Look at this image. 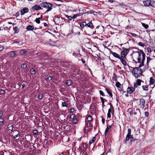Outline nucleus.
I'll list each match as a JSON object with an SVG mask.
<instances>
[{
    "label": "nucleus",
    "instance_id": "obj_30",
    "mask_svg": "<svg viewBox=\"0 0 155 155\" xmlns=\"http://www.w3.org/2000/svg\"><path fill=\"white\" fill-rule=\"evenodd\" d=\"M72 81L71 80H68L67 81L66 84L68 86H70L71 84Z\"/></svg>",
    "mask_w": 155,
    "mask_h": 155
},
{
    "label": "nucleus",
    "instance_id": "obj_24",
    "mask_svg": "<svg viewBox=\"0 0 155 155\" xmlns=\"http://www.w3.org/2000/svg\"><path fill=\"white\" fill-rule=\"evenodd\" d=\"M127 112L129 113L130 115H131L133 114V110L131 108L128 109L127 110Z\"/></svg>",
    "mask_w": 155,
    "mask_h": 155
},
{
    "label": "nucleus",
    "instance_id": "obj_43",
    "mask_svg": "<svg viewBox=\"0 0 155 155\" xmlns=\"http://www.w3.org/2000/svg\"><path fill=\"white\" fill-rule=\"evenodd\" d=\"M65 17L70 20H71L72 19V17L71 16H68V15H65Z\"/></svg>",
    "mask_w": 155,
    "mask_h": 155
},
{
    "label": "nucleus",
    "instance_id": "obj_51",
    "mask_svg": "<svg viewBox=\"0 0 155 155\" xmlns=\"http://www.w3.org/2000/svg\"><path fill=\"white\" fill-rule=\"evenodd\" d=\"M75 110V109L74 108H71L70 110V112L71 113H73Z\"/></svg>",
    "mask_w": 155,
    "mask_h": 155
},
{
    "label": "nucleus",
    "instance_id": "obj_12",
    "mask_svg": "<svg viewBox=\"0 0 155 155\" xmlns=\"http://www.w3.org/2000/svg\"><path fill=\"white\" fill-rule=\"evenodd\" d=\"M150 0H147L143 1V3L144 4V6L145 7H148L150 6Z\"/></svg>",
    "mask_w": 155,
    "mask_h": 155
},
{
    "label": "nucleus",
    "instance_id": "obj_61",
    "mask_svg": "<svg viewBox=\"0 0 155 155\" xmlns=\"http://www.w3.org/2000/svg\"><path fill=\"white\" fill-rule=\"evenodd\" d=\"M77 17V14H74L73 17H72V18H76Z\"/></svg>",
    "mask_w": 155,
    "mask_h": 155
},
{
    "label": "nucleus",
    "instance_id": "obj_2",
    "mask_svg": "<svg viewBox=\"0 0 155 155\" xmlns=\"http://www.w3.org/2000/svg\"><path fill=\"white\" fill-rule=\"evenodd\" d=\"M141 67L139 66L138 67L134 68L132 72L133 75L136 78H139L143 73L142 70L140 68Z\"/></svg>",
    "mask_w": 155,
    "mask_h": 155
},
{
    "label": "nucleus",
    "instance_id": "obj_6",
    "mask_svg": "<svg viewBox=\"0 0 155 155\" xmlns=\"http://www.w3.org/2000/svg\"><path fill=\"white\" fill-rule=\"evenodd\" d=\"M145 100L143 98H141L140 99V103L139 106L140 108L141 109H144L145 107Z\"/></svg>",
    "mask_w": 155,
    "mask_h": 155
},
{
    "label": "nucleus",
    "instance_id": "obj_64",
    "mask_svg": "<svg viewBox=\"0 0 155 155\" xmlns=\"http://www.w3.org/2000/svg\"><path fill=\"white\" fill-rule=\"evenodd\" d=\"M81 60L83 63H85V61L84 59H81Z\"/></svg>",
    "mask_w": 155,
    "mask_h": 155
},
{
    "label": "nucleus",
    "instance_id": "obj_48",
    "mask_svg": "<svg viewBox=\"0 0 155 155\" xmlns=\"http://www.w3.org/2000/svg\"><path fill=\"white\" fill-rule=\"evenodd\" d=\"M99 92L100 94L102 95V96H105V95L104 94V93L101 90H100L99 91Z\"/></svg>",
    "mask_w": 155,
    "mask_h": 155
},
{
    "label": "nucleus",
    "instance_id": "obj_63",
    "mask_svg": "<svg viewBox=\"0 0 155 155\" xmlns=\"http://www.w3.org/2000/svg\"><path fill=\"white\" fill-rule=\"evenodd\" d=\"M102 121L103 124H104L105 123V119L104 118H102Z\"/></svg>",
    "mask_w": 155,
    "mask_h": 155
},
{
    "label": "nucleus",
    "instance_id": "obj_29",
    "mask_svg": "<svg viewBox=\"0 0 155 155\" xmlns=\"http://www.w3.org/2000/svg\"><path fill=\"white\" fill-rule=\"evenodd\" d=\"M111 127V126L110 125L107 126L105 131V134H107V133L108 132L109 129H110Z\"/></svg>",
    "mask_w": 155,
    "mask_h": 155
},
{
    "label": "nucleus",
    "instance_id": "obj_37",
    "mask_svg": "<svg viewBox=\"0 0 155 155\" xmlns=\"http://www.w3.org/2000/svg\"><path fill=\"white\" fill-rule=\"evenodd\" d=\"M152 60V59L149 57H147V64L148 65L149 64V63L150 62V61Z\"/></svg>",
    "mask_w": 155,
    "mask_h": 155
},
{
    "label": "nucleus",
    "instance_id": "obj_33",
    "mask_svg": "<svg viewBox=\"0 0 155 155\" xmlns=\"http://www.w3.org/2000/svg\"><path fill=\"white\" fill-rule=\"evenodd\" d=\"M42 18V16H41V18H36L35 19V22L38 24H39L40 22V19H41Z\"/></svg>",
    "mask_w": 155,
    "mask_h": 155
},
{
    "label": "nucleus",
    "instance_id": "obj_56",
    "mask_svg": "<svg viewBox=\"0 0 155 155\" xmlns=\"http://www.w3.org/2000/svg\"><path fill=\"white\" fill-rule=\"evenodd\" d=\"M4 49V47L0 45V51H2Z\"/></svg>",
    "mask_w": 155,
    "mask_h": 155
},
{
    "label": "nucleus",
    "instance_id": "obj_9",
    "mask_svg": "<svg viewBox=\"0 0 155 155\" xmlns=\"http://www.w3.org/2000/svg\"><path fill=\"white\" fill-rule=\"evenodd\" d=\"M28 11L29 10L28 8L25 7L23 9L21 10V15H23L25 13L28 12Z\"/></svg>",
    "mask_w": 155,
    "mask_h": 155
},
{
    "label": "nucleus",
    "instance_id": "obj_38",
    "mask_svg": "<svg viewBox=\"0 0 155 155\" xmlns=\"http://www.w3.org/2000/svg\"><path fill=\"white\" fill-rule=\"evenodd\" d=\"M15 33H18L19 31L18 28L17 27H15L13 28Z\"/></svg>",
    "mask_w": 155,
    "mask_h": 155
},
{
    "label": "nucleus",
    "instance_id": "obj_10",
    "mask_svg": "<svg viewBox=\"0 0 155 155\" xmlns=\"http://www.w3.org/2000/svg\"><path fill=\"white\" fill-rule=\"evenodd\" d=\"M110 53L111 54H112V55L115 57L118 58V59L120 58V56L119 54H117L116 53L113 52L112 51H111L110 52Z\"/></svg>",
    "mask_w": 155,
    "mask_h": 155
},
{
    "label": "nucleus",
    "instance_id": "obj_25",
    "mask_svg": "<svg viewBox=\"0 0 155 155\" xmlns=\"http://www.w3.org/2000/svg\"><path fill=\"white\" fill-rule=\"evenodd\" d=\"M130 136L131 135H127L126 139H125V143H126L127 141L129 140L130 139Z\"/></svg>",
    "mask_w": 155,
    "mask_h": 155
},
{
    "label": "nucleus",
    "instance_id": "obj_22",
    "mask_svg": "<svg viewBox=\"0 0 155 155\" xmlns=\"http://www.w3.org/2000/svg\"><path fill=\"white\" fill-rule=\"evenodd\" d=\"M96 137H93L92 138V139L91 140L89 141L90 144H91L95 141Z\"/></svg>",
    "mask_w": 155,
    "mask_h": 155
},
{
    "label": "nucleus",
    "instance_id": "obj_55",
    "mask_svg": "<svg viewBox=\"0 0 155 155\" xmlns=\"http://www.w3.org/2000/svg\"><path fill=\"white\" fill-rule=\"evenodd\" d=\"M19 136H20V134H19V133H18L15 136H14V138H17V137H19Z\"/></svg>",
    "mask_w": 155,
    "mask_h": 155
},
{
    "label": "nucleus",
    "instance_id": "obj_46",
    "mask_svg": "<svg viewBox=\"0 0 155 155\" xmlns=\"http://www.w3.org/2000/svg\"><path fill=\"white\" fill-rule=\"evenodd\" d=\"M131 130L130 128L128 129V133L127 135H131Z\"/></svg>",
    "mask_w": 155,
    "mask_h": 155
},
{
    "label": "nucleus",
    "instance_id": "obj_58",
    "mask_svg": "<svg viewBox=\"0 0 155 155\" xmlns=\"http://www.w3.org/2000/svg\"><path fill=\"white\" fill-rule=\"evenodd\" d=\"M145 115L147 117L149 115V113L147 111L145 112Z\"/></svg>",
    "mask_w": 155,
    "mask_h": 155
},
{
    "label": "nucleus",
    "instance_id": "obj_59",
    "mask_svg": "<svg viewBox=\"0 0 155 155\" xmlns=\"http://www.w3.org/2000/svg\"><path fill=\"white\" fill-rule=\"evenodd\" d=\"M130 141H132L133 140H135L134 139L133 137L132 136H131V137L130 136Z\"/></svg>",
    "mask_w": 155,
    "mask_h": 155
},
{
    "label": "nucleus",
    "instance_id": "obj_47",
    "mask_svg": "<svg viewBox=\"0 0 155 155\" xmlns=\"http://www.w3.org/2000/svg\"><path fill=\"white\" fill-rule=\"evenodd\" d=\"M138 45L143 47H144V44L141 42L138 43Z\"/></svg>",
    "mask_w": 155,
    "mask_h": 155
},
{
    "label": "nucleus",
    "instance_id": "obj_31",
    "mask_svg": "<svg viewBox=\"0 0 155 155\" xmlns=\"http://www.w3.org/2000/svg\"><path fill=\"white\" fill-rule=\"evenodd\" d=\"M46 80L47 81H50L52 79V78L51 76H47Z\"/></svg>",
    "mask_w": 155,
    "mask_h": 155
},
{
    "label": "nucleus",
    "instance_id": "obj_40",
    "mask_svg": "<svg viewBox=\"0 0 155 155\" xmlns=\"http://www.w3.org/2000/svg\"><path fill=\"white\" fill-rule=\"evenodd\" d=\"M27 67V65L25 64H23L21 65V67L23 69L26 68Z\"/></svg>",
    "mask_w": 155,
    "mask_h": 155
},
{
    "label": "nucleus",
    "instance_id": "obj_16",
    "mask_svg": "<svg viewBox=\"0 0 155 155\" xmlns=\"http://www.w3.org/2000/svg\"><path fill=\"white\" fill-rule=\"evenodd\" d=\"M86 123V126L85 127H93V125L91 123V122H87V121H85Z\"/></svg>",
    "mask_w": 155,
    "mask_h": 155
},
{
    "label": "nucleus",
    "instance_id": "obj_27",
    "mask_svg": "<svg viewBox=\"0 0 155 155\" xmlns=\"http://www.w3.org/2000/svg\"><path fill=\"white\" fill-rule=\"evenodd\" d=\"M142 81L140 79H138L137 80L136 83L137 84L138 86H140L141 85V82Z\"/></svg>",
    "mask_w": 155,
    "mask_h": 155
},
{
    "label": "nucleus",
    "instance_id": "obj_4",
    "mask_svg": "<svg viewBox=\"0 0 155 155\" xmlns=\"http://www.w3.org/2000/svg\"><path fill=\"white\" fill-rule=\"evenodd\" d=\"M110 108L109 109L108 112L107 114V117L108 118H110L111 117V115L110 113L113 115L114 114V110L112 105L110 103Z\"/></svg>",
    "mask_w": 155,
    "mask_h": 155
},
{
    "label": "nucleus",
    "instance_id": "obj_14",
    "mask_svg": "<svg viewBox=\"0 0 155 155\" xmlns=\"http://www.w3.org/2000/svg\"><path fill=\"white\" fill-rule=\"evenodd\" d=\"M119 59H120L122 63L124 65H126V62L125 60V59L124 58L120 57Z\"/></svg>",
    "mask_w": 155,
    "mask_h": 155
},
{
    "label": "nucleus",
    "instance_id": "obj_20",
    "mask_svg": "<svg viewBox=\"0 0 155 155\" xmlns=\"http://www.w3.org/2000/svg\"><path fill=\"white\" fill-rule=\"evenodd\" d=\"M155 83V80L152 77H150V84H153Z\"/></svg>",
    "mask_w": 155,
    "mask_h": 155
},
{
    "label": "nucleus",
    "instance_id": "obj_17",
    "mask_svg": "<svg viewBox=\"0 0 155 155\" xmlns=\"http://www.w3.org/2000/svg\"><path fill=\"white\" fill-rule=\"evenodd\" d=\"M86 118L87 119V122H90L92 120V116L90 115H87Z\"/></svg>",
    "mask_w": 155,
    "mask_h": 155
},
{
    "label": "nucleus",
    "instance_id": "obj_15",
    "mask_svg": "<svg viewBox=\"0 0 155 155\" xmlns=\"http://www.w3.org/2000/svg\"><path fill=\"white\" fill-rule=\"evenodd\" d=\"M150 6L155 8V2L153 0H150Z\"/></svg>",
    "mask_w": 155,
    "mask_h": 155
},
{
    "label": "nucleus",
    "instance_id": "obj_28",
    "mask_svg": "<svg viewBox=\"0 0 155 155\" xmlns=\"http://www.w3.org/2000/svg\"><path fill=\"white\" fill-rule=\"evenodd\" d=\"M30 72L32 74H35L36 73L35 70L33 68L31 69L30 70Z\"/></svg>",
    "mask_w": 155,
    "mask_h": 155
},
{
    "label": "nucleus",
    "instance_id": "obj_42",
    "mask_svg": "<svg viewBox=\"0 0 155 155\" xmlns=\"http://www.w3.org/2000/svg\"><path fill=\"white\" fill-rule=\"evenodd\" d=\"M81 145L83 146L84 148H86L87 147V144L84 143H82Z\"/></svg>",
    "mask_w": 155,
    "mask_h": 155
},
{
    "label": "nucleus",
    "instance_id": "obj_26",
    "mask_svg": "<svg viewBox=\"0 0 155 155\" xmlns=\"http://www.w3.org/2000/svg\"><path fill=\"white\" fill-rule=\"evenodd\" d=\"M4 123V119L2 117H0V125H3Z\"/></svg>",
    "mask_w": 155,
    "mask_h": 155
},
{
    "label": "nucleus",
    "instance_id": "obj_19",
    "mask_svg": "<svg viewBox=\"0 0 155 155\" xmlns=\"http://www.w3.org/2000/svg\"><path fill=\"white\" fill-rule=\"evenodd\" d=\"M15 52L16 51H11L10 53V57H15L16 55Z\"/></svg>",
    "mask_w": 155,
    "mask_h": 155
},
{
    "label": "nucleus",
    "instance_id": "obj_34",
    "mask_svg": "<svg viewBox=\"0 0 155 155\" xmlns=\"http://www.w3.org/2000/svg\"><path fill=\"white\" fill-rule=\"evenodd\" d=\"M142 88L144 90L147 91L148 90V86L147 85H143Z\"/></svg>",
    "mask_w": 155,
    "mask_h": 155
},
{
    "label": "nucleus",
    "instance_id": "obj_35",
    "mask_svg": "<svg viewBox=\"0 0 155 155\" xmlns=\"http://www.w3.org/2000/svg\"><path fill=\"white\" fill-rule=\"evenodd\" d=\"M43 97V94L41 93H40L39 94L38 98L39 99H41Z\"/></svg>",
    "mask_w": 155,
    "mask_h": 155
},
{
    "label": "nucleus",
    "instance_id": "obj_57",
    "mask_svg": "<svg viewBox=\"0 0 155 155\" xmlns=\"http://www.w3.org/2000/svg\"><path fill=\"white\" fill-rule=\"evenodd\" d=\"M130 34L133 36L134 37H136L137 36V35L134 33H131Z\"/></svg>",
    "mask_w": 155,
    "mask_h": 155
},
{
    "label": "nucleus",
    "instance_id": "obj_60",
    "mask_svg": "<svg viewBox=\"0 0 155 155\" xmlns=\"http://www.w3.org/2000/svg\"><path fill=\"white\" fill-rule=\"evenodd\" d=\"M3 115V112L2 111H0V117H1Z\"/></svg>",
    "mask_w": 155,
    "mask_h": 155
},
{
    "label": "nucleus",
    "instance_id": "obj_1",
    "mask_svg": "<svg viewBox=\"0 0 155 155\" xmlns=\"http://www.w3.org/2000/svg\"><path fill=\"white\" fill-rule=\"evenodd\" d=\"M137 52L138 53L139 57L137 58L138 62L140 63V67H141L144 65V62L145 59V54L141 50H140Z\"/></svg>",
    "mask_w": 155,
    "mask_h": 155
},
{
    "label": "nucleus",
    "instance_id": "obj_49",
    "mask_svg": "<svg viewBox=\"0 0 155 155\" xmlns=\"http://www.w3.org/2000/svg\"><path fill=\"white\" fill-rule=\"evenodd\" d=\"M5 93V91L4 90L2 89L0 90V94H1L3 95Z\"/></svg>",
    "mask_w": 155,
    "mask_h": 155
},
{
    "label": "nucleus",
    "instance_id": "obj_41",
    "mask_svg": "<svg viewBox=\"0 0 155 155\" xmlns=\"http://www.w3.org/2000/svg\"><path fill=\"white\" fill-rule=\"evenodd\" d=\"M140 112V110L138 109H136L135 111L133 113V114L134 115H136L137 114Z\"/></svg>",
    "mask_w": 155,
    "mask_h": 155
},
{
    "label": "nucleus",
    "instance_id": "obj_45",
    "mask_svg": "<svg viewBox=\"0 0 155 155\" xmlns=\"http://www.w3.org/2000/svg\"><path fill=\"white\" fill-rule=\"evenodd\" d=\"M38 130H34L33 131V133L35 135L38 134Z\"/></svg>",
    "mask_w": 155,
    "mask_h": 155
},
{
    "label": "nucleus",
    "instance_id": "obj_7",
    "mask_svg": "<svg viewBox=\"0 0 155 155\" xmlns=\"http://www.w3.org/2000/svg\"><path fill=\"white\" fill-rule=\"evenodd\" d=\"M122 48L124 49V50L122 51L121 52V56L122 58H126V56L128 54V49L125 48Z\"/></svg>",
    "mask_w": 155,
    "mask_h": 155
},
{
    "label": "nucleus",
    "instance_id": "obj_39",
    "mask_svg": "<svg viewBox=\"0 0 155 155\" xmlns=\"http://www.w3.org/2000/svg\"><path fill=\"white\" fill-rule=\"evenodd\" d=\"M115 85L117 87H120L121 85L120 83L118 82L116 83Z\"/></svg>",
    "mask_w": 155,
    "mask_h": 155
},
{
    "label": "nucleus",
    "instance_id": "obj_36",
    "mask_svg": "<svg viewBox=\"0 0 155 155\" xmlns=\"http://www.w3.org/2000/svg\"><path fill=\"white\" fill-rule=\"evenodd\" d=\"M142 25L146 29H147L148 28V25L145 24L144 23H142Z\"/></svg>",
    "mask_w": 155,
    "mask_h": 155
},
{
    "label": "nucleus",
    "instance_id": "obj_50",
    "mask_svg": "<svg viewBox=\"0 0 155 155\" xmlns=\"http://www.w3.org/2000/svg\"><path fill=\"white\" fill-rule=\"evenodd\" d=\"M62 107H67V105L65 102H62Z\"/></svg>",
    "mask_w": 155,
    "mask_h": 155
},
{
    "label": "nucleus",
    "instance_id": "obj_18",
    "mask_svg": "<svg viewBox=\"0 0 155 155\" xmlns=\"http://www.w3.org/2000/svg\"><path fill=\"white\" fill-rule=\"evenodd\" d=\"M80 27L82 28H83L84 27L87 25V23L85 22H83L81 23L80 24Z\"/></svg>",
    "mask_w": 155,
    "mask_h": 155
},
{
    "label": "nucleus",
    "instance_id": "obj_8",
    "mask_svg": "<svg viewBox=\"0 0 155 155\" xmlns=\"http://www.w3.org/2000/svg\"><path fill=\"white\" fill-rule=\"evenodd\" d=\"M134 90L135 88L133 87H128L127 89V94H131L134 91Z\"/></svg>",
    "mask_w": 155,
    "mask_h": 155
},
{
    "label": "nucleus",
    "instance_id": "obj_5",
    "mask_svg": "<svg viewBox=\"0 0 155 155\" xmlns=\"http://www.w3.org/2000/svg\"><path fill=\"white\" fill-rule=\"evenodd\" d=\"M70 118L72 119L71 122L73 124H76L78 123V120L77 118H76V116L75 115L72 114L70 116Z\"/></svg>",
    "mask_w": 155,
    "mask_h": 155
},
{
    "label": "nucleus",
    "instance_id": "obj_44",
    "mask_svg": "<svg viewBox=\"0 0 155 155\" xmlns=\"http://www.w3.org/2000/svg\"><path fill=\"white\" fill-rule=\"evenodd\" d=\"M95 12L94 11L92 10L88 11L86 13L88 14H93Z\"/></svg>",
    "mask_w": 155,
    "mask_h": 155
},
{
    "label": "nucleus",
    "instance_id": "obj_3",
    "mask_svg": "<svg viewBox=\"0 0 155 155\" xmlns=\"http://www.w3.org/2000/svg\"><path fill=\"white\" fill-rule=\"evenodd\" d=\"M40 5L41 7L47 9L45 12H47L52 9V4L48 2H43L40 4Z\"/></svg>",
    "mask_w": 155,
    "mask_h": 155
},
{
    "label": "nucleus",
    "instance_id": "obj_62",
    "mask_svg": "<svg viewBox=\"0 0 155 155\" xmlns=\"http://www.w3.org/2000/svg\"><path fill=\"white\" fill-rule=\"evenodd\" d=\"M19 12H17L15 15L16 16V17H18V16H19Z\"/></svg>",
    "mask_w": 155,
    "mask_h": 155
},
{
    "label": "nucleus",
    "instance_id": "obj_11",
    "mask_svg": "<svg viewBox=\"0 0 155 155\" xmlns=\"http://www.w3.org/2000/svg\"><path fill=\"white\" fill-rule=\"evenodd\" d=\"M41 6H40L38 5H36L32 7V9L33 10H39L40 9H42V8H41Z\"/></svg>",
    "mask_w": 155,
    "mask_h": 155
},
{
    "label": "nucleus",
    "instance_id": "obj_13",
    "mask_svg": "<svg viewBox=\"0 0 155 155\" xmlns=\"http://www.w3.org/2000/svg\"><path fill=\"white\" fill-rule=\"evenodd\" d=\"M34 28V26L33 25H29L26 28V29L28 31H31L33 30Z\"/></svg>",
    "mask_w": 155,
    "mask_h": 155
},
{
    "label": "nucleus",
    "instance_id": "obj_32",
    "mask_svg": "<svg viewBox=\"0 0 155 155\" xmlns=\"http://www.w3.org/2000/svg\"><path fill=\"white\" fill-rule=\"evenodd\" d=\"M87 26L91 28H92V27H93V24L91 22H90L88 23L87 24Z\"/></svg>",
    "mask_w": 155,
    "mask_h": 155
},
{
    "label": "nucleus",
    "instance_id": "obj_54",
    "mask_svg": "<svg viewBox=\"0 0 155 155\" xmlns=\"http://www.w3.org/2000/svg\"><path fill=\"white\" fill-rule=\"evenodd\" d=\"M147 51L149 53H150L151 52V50L150 48H147Z\"/></svg>",
    "mask_w": 155,
    "mask_h": 155
},
{
    "label": "nucleus",
    "instance_id": "obj_21",
    "mask_svg": "<svg viewBox=\"0 0 155 155\" xmlns=\"http://www.w3.org/2000/svg\"><path fill=\"white\" fill-rule=\"evenodd\" d=\"M27 53V51L26 50H22L20 51V54L21 55H23Z\"/></svg>",
    "mask_w": 155,
    "mask_h": 155
},
{
    "label": "nucleus",
    "instance_id": "obj_53",
    "mask_svg": "<svg viewBox=\"0 0 155 155\" xmlns=\"http://www.w3.org/2000/svg\"><path fill=\"white\" fill-rule=\"evenodd\" d=\"M100 99H101V102L102 103H104V99L103 97H100Z\"/></svg>",
    "mask_w": 155,
    "mask_h": 155
},
{
    "label": "nucleus",
    "instance_id": "obj_52",
    "mask_svg": "<svg viewBox=\"0 0 155 155\" xmlns=\"http://www.w3.org/2000/svg\"><path fill=\"white\" fill-rule=\"evenodd\" d=\"M8 127L9 130H12L13 128V127L12 126H10L9 127Z\"/></svg>",
    "mask_w": 155,
    "mask_h": 155
},
{
    "label": "nucleus",
    "instance_id": "obj_23",
    "mask_svg": "<svg viewBox=\"0 0 155 155\" xmlns=\"http://www.w3.org/2000/svg\"><path fill=\"white\" fill-rule=\"evenodd\" d=\"M106 91H107V93L109 94V96L111 97H112L113 96V94L107 88L105 89Z\"/></svg>",
    "mask_w": 155,
    "mask_h": 155
}]
</instances>
